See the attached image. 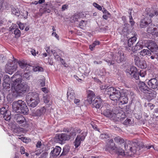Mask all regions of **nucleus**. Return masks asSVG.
<instances>
[{
  "instance_id": "nucleus-61",
  "label": "nucleus",
  "mask_w": 158,
  "mask_h": 158,
  "mask_svg": "<svg viewBox=\"0 0 158 158\" xmlns=\"http://www.w3.org/2000/svg\"><path fill=\"white\" fill-rule=\"evenodd\" d=\"M53 55L56 58H58L59 56L57 52H54L53 53Z\"/></svg>"
},
{
  "instance_id": "nucleus-28",
  "label": "nucleus",
  "mask_w": 158,
  "mask_h": 158,
  "mask_svg": "<svg viewBox=\"0 0 158 158\" xmlns=\"http://www.w3.org/2000/svg\"><path fill=\"white\" fill-rule=\"evenodd\" d=\"M13 59H14V63H15L16 62V64L17 63H18L19 66L21 68L23 69L27 67V64L26 63H25L24 61H18V60L16 59H15L13 57Z\"/></svg>"
},
{
  "instance_id": "nucleus-48",
  "label": "nucleus",
  "mask_w": 158,
  "mask_h": 158,
  "mask_svg": "<svg viewBox=\"0 0 158 158\" xmlns=\"http://www.w3.org/2000/svg\"><path fill=\"white\" fill-rule=\"evenodd\" d=\"M34 70L35 71H38L39 72H42L43 71V68L41 67H40L38 66L36 67V68L34 69Z\"/></svg>"
},
{
  "instance_id": "nucleus-14",
  "label": "nucleus",
  "mask_w": 158,
  "mask_h": 158,
  "mask_svg": "<svg viewBox=\"0 0 158 158\" xmlns=\"http://www.w3.org/2000/svg\"><path fill=\"white\" fill-rule=\"evenodd\" d=\"M14 119L19 124H22L25 122V118L22 115L19 114H16L14 115Z\"/></svg>"
},
{
  "instance_id": "nucleus-29",
  "label": "nucleus",
  "mask_w": 158,
  "mask_h": 158,
  "mask_svg": "<svg viewBox=\"0 0 158 158\" xmlns=\"http://www.w3.org/2000/svg\"><path fill=\"white\" fill-rule=\"evenodd\" d=\"M136 65L141 69H144L147 67L146 61L143 60H140Z\"/></svg>"
},
{
  "instance_id": "nucleus-38",
  "label": "nucleus",
  "mask_w": 158,
  "mask_h": 158,
  "mask_svg": "<svg viewBox=\"0 0 158 158\" xmlns=\"http://www.w3.org/2000/svg\"><path fill=\"white\" fill-rule=\"evenodd\" d=\"M39 85L41 86H44L45 85V78L44 77H42L39 80Z\"/></svg>"
},
{
  "instance_id": "nucleus-57",
  "label": "nucleus",
  "mask_w": 158,
  "mask_h": 158,
  "mask_svg": "<svg viewBox=\"0 0 158 158\" xmlns=\"http://www.w3.org/2000/svg\"><path fill=\"white\" fill-rule=\"evenodd\" d=\"M154 32L155 33V35H158V25L156 26V27H154Z\"/></svg>"
},
{
  "instance_id": "nucleus-63",
  "label": "nucleus",
  "mask_w": 158,
  "mask_h": 158,
  "mask_svg": "<svg viewBox=\"0 0 158 158\" xmlns=\"http://www.w3.org/2000/svg\"><path fill=\"white\" fill-rule=\"evenodd\" d=\"M41 145V143L40 141H38L36 145V146L37 148H40Z\"/></svg>"
},
{
  "instance_id": "nucleus-40",
  "label": "nucleus",
  "mask_w": 158,
  "mask_h": 158,
  "mask_svg": "<svg viewBox=\"0 0 158 158\" xmlns=\"http://www.w3.org/2000/svg\"><path fill=\"white\" fill-rule=\"evenodd\" d=\"M99 43H100L98 41H94L92 44L89 45L90 49L92 51L93 48H94L96 46L99 45Z\"/></svg>"
},
{
  "instance_id": "nucleus-4",
  "label": "nucleus",
  "mask_w": 158,
  "mask_h": 158,
  "mask_svg": "<svg viewBox=\"0 0 158 158\" xmlns=\"http://www.w3.org/2000/svg\"><path fill=\"white\" fill-rule=\"evenodd\" d=\"M146 14L147 16L140 21L139 26L141 28L146 27L151 23L152 22V17L155 16L157 18H158V10L151 9L150 10H148Z\"/></svg>"
},
{
  "instance_id": "nucleus-24",
  "label": "nucleus",
  "mask_w": 158,
  "mask_h": 158,
  "mask_svg": "<svg viewBox=\"0 0 158 158\" xmlns=\"http://www.w3.org/2000/svg\"><path fill=\"white\" fill-rule=\"evenodd\" d=\"M137 38L135 36H131L128 40L124 43V45H127L128 47H131L133 44L136 41Z\"/></svg>"
},
{
  "instance_id": "nucleus-1",
  "label": "nucleus",
  "mask_w": 158,
  "mask_h": 158,
  "mask_svg": "<svg viewBox=\"0 0 158 158\" xmlns=\"http://www.w3.org/2000/svg\"><path fill=\"white\" fill-rule=\"evenodd\" d=\"M114 141L121 145L119 148L116 149V153L122 156H132L135 154L139 155V151L144 146L142 142H132L130 141L125 142L124 140L119 136L116 137Z\"/></svg>"
},
{
  "instance_id": "nucleus-51",
  "label": "nucleus",
  "mask_w": 158,
  "mask_h": 158,
  "mask_svg": "<svg viewBox=\"0 0 158 158\" xmlns=\"http://www.w3.org/2000/svg\"><path fill=\"white\" fill-rule=\"evenodd\" d=\"M93 5L99 10H101L102 9V7L101 6L96 3H93Z\"/></svg>"
},
{
  "instance_id": "nucleus-12",
  "label": "nucleus",
  "mask_w": 158,
  "mask_h": 158,
  "mask_svg": "<svg viewBox=\"0 0 158 158\" xmlns=\"http://www.w3.org/2000/svg\"><path fill=\"white\" fill-rule=\"evenodd\" d=\"M86 135V133H82L81 135L77 136L74 142V145L76 148H77L80 145L81 141L84 140Z\"/></svg>"
},
{
  "instance_id": "nucleus-22",
  "label": "nucleus",
  "mask_w": 158,
  "mask_h": 158,
  "mask_svg": "<svg viewBox=\"0 0 158 158\" xmlns=\"http://www.w3.org/2000/svg\"><path fill=\"white\" fill-rule=\"evenodd\" d=\"M95 96V94L92 91H90L88 94V99L85 100V103L87 104H91L92 103V101Z\"/></svg>"
},
{
  "instance_id": "nucleus-6",
  "label": "nucleus",
  "mask_w": 158,
  "mask_h": 158,
  "mask_svg": "<svg viewBox=\"0 0 158 158\" xmlns=\"http://www.w3.org/2000/svg\"><path fill=\"white\" fill-rule=\"evenodd\" d=\"M70 139V136L65 133L57 135L54 139V141L56 143L60 144L64 143L66 140Z\"/></svg>"
},
{
  "instance_id": "nucleus-52",
  "label": "nucleus",
  "mask_w": 158,
  "mask_h": 158,
  "mask_svg": "<svg viewBox=\"0 0 158 158\" xmlns=\"http://www.w3.org/2000/svg\"><path fill=\"white\" fill-rule=\"evenodd\" d=\"M139 75L141 77H143L145 76V73L144 71L141 70L140 72L139 73Z\"/></svg>"
},
{
  "instance_id": "nucleus-2",
  "label": "nucleus",
  "mask_w": 158,
  "mask_h": 158,
  "mask_svg": "<svg viewBox=\"0 0 158 158\" xmlns=\"http://www.w3.org/2000/svg\"><path fill=\"white\" fill-rule=\"evenodd\" d=\"M11 79L12 91L14 97H17L29 89L27 84L22 83V77L20 75L15 74L11 77Z\"/></svg>"
},
{
  "instance_id": "nucleus-15",
  "label": "nucleus",
  "mask_w": 158,
  "mask_h": 158,
  "mask_svg": "<svg viewBox=\"0 0 158 158\" xmlns=\"http://www.w3.org/2000/svg\"><path fill=\"white\" fill-rule=\"evenodd\" d=\"M61 148L58 146H56L52 150L50 153L51 158H55L59 155L60 152Z\"/></svg>"
},
{
  "instance_id": "nucleus-59",
  "label": "nucleus",
  "mask_w": 158,
  "mask_h": 158,
  "mask_svg": "<svg viewBox=\"0 0 158 158\" xmlns=\"http://www.w3.org/2000/svg\"><path fill=\"white\" fill-rule=\"evenodd\" d=\"M20 152L22 154H24L25 153V149L23 147H21Z\"/></svg>"
},
{
  "instance_id": "nucleus-31",
  "label": "nucleus",
  "mask_w": 158,
  "mask_h": 158,
  "mask_svg": "<svg viewBox=\"0 0 158 158\" xmlns=\"http://www.w3.org/2000/svg\"><path fill=\"white\" fill-rule=\"evenodd\" d=\"M149 94V96L151 98V99H153L155 98L156 96V93L153 90L151 89L150 88V89H148V91Z\"/></svg>"
},
{
  "instance_id": "nucleus-62",
  "label": "nucleus",
  "mask_w": 158,
  "mask_h": 158,
  "mask_svg": "<svg viewBox=\"0 0 158 158\" xmlns=\"http://www.w3.org/2000/svg\"><path fill=\"white\" fill-rule=\"evenodd\" d=\"M156 53H155L154 55H151L150 57V58L152 59H154L155 58H156Z\"/></svg>"
},
{
  "instance_id": "nucleus-13",
  "label": "nucleus",
  "mask_w": 158,
  "mask_h": 158,
  "mask_svg": "<svg viewBox=\"0 0 158 158\" xmlns=\"http://www.w3.org/2000/svg\"><path fill=\"white\" fill-rule=\"evenodd\" d=\"M125 57L124 53L122 52L119 51L115 55V59L118 63L125 61Z\"/></svg>"
},
{
  "instance_id": "nucleus-39",
  "label": "nucleus",
  "mask_w": 158,
  "mask_h": 158,
  "mask_svg": "<svg viewBox=\"0 0 158 158\" xmlns=\"http://www.w3.org/2000/svg\"><path fill=\"white\" fill-rule=\"evenodd\" d=\"M12 12L13 14L17 16H19L20 14V12L18 9L14 7L12 8Z\"/></svg>"
},
{
  "instance_id": "nucleus-30",
  "label": "nucleus",
  "mask_w": 158,
  "mask_h": 158,
  "mask_svg": "<svg viewBox=\"0 0 158 158\" xmlns=\"http://www.w3.org/2000/svg\"><path fill=\"white\" fill-rule=\"evenodd\" d=\"M120 101V104H126L128 102V98L125 96H121L119 98V100Z\"/></svg>"
},
{
  "instance_id": "nucleus-18",
  "label": "nucleus",
  "mask_w": 158,
  "mask_h": 158,
  "mask_svg": "<svg viewBox=\"0 0 158 158\" xmlns=\"http://www.w3.org/2000/svg\"><path fill=\"white\" fill-rule=\"evenodd\" d=\"M92 105L96 108H99L102 105V100L99 97H97L92 101Z\"/></svg>"
},
{
  "instance_id": "nucleus-34",
  "label": "nucleus",
  "mask_w": 158,
  "mask_h": 158,
  "mask_svg": "<svg viewBox=\"0 0 158 158\" xmlns=\"http://www.w3.org/2000/svg\"><path fill=\"white\" fill-rule=\"evenodd\" d=\"M11 114L9 111H7L3 115V117L4 119L7 121L10 120L11 118Z\"/></svg>"
},
{
  "instance_id": "nucleus-49",
  "label": "nucleus",
  "mask_w": 158,
  "mask_h": 158,
  "mask_svg": "<svg viewBox=\"0 0 158 158\" xmlns=\"http://www.w3.org/2000/svg\"><path fill=\"white\" fill-rule=\"evenodd\" d=\"M147 52L148 50L144 49L140 52V54L142 56H144L146 55Z\"/></svg>"
},
{
  "instance_id": "nucleus-53",
  "label": "nucleus",
  "mask_w": 158,
  "mask_h": 158,
  "mask_svg": "<svg viewBox=\"0 0 158 158\" xmlns=\"http://www.w3.org/2000/svg\"><path fill=\"white\" fill-rule=\"evenodd\" d=\"M43 100L45 103H48L49 101V98L47 96H44L43 97Z\"/></svg>"
},
{
  "instance_id": "nucleus-3",
  "label": "nucleus",
  "mask_w": 158,
  "mask_h": 158,
  "mask_svg": "<svg viewBox=\"0 0 158 158\" xmlns=\"http://www.w3.org/2000/svg\"><path fill=\"white\" fill-rule=\"evenodd\" d=\"M13 111L19 114H27L28 112V109L25 103L22 100L14 101L12 103Z\"/></svg>"
},
{
  "instance_id": "nucleus-45",
  "label": "nucleus",
  "mask_w": 158,
  "mask_h": 158,
  "mask_svg": "<svg viewBox=\"0 0 158 158\" xmlns=\"http://www.w3.org/2000/svg\"><path fill=\"white\" fill-rule=\"evenodd\" d=\"M16 97H14L12 95L10 94H9L7 95V98L8 101H13L14 98H16Z\"/></svg>"
},
{
  "instance_id": "nucleus-25",
  "label": "nucleus",
  "mask_w": 158,
  "mask_h": 158,
  "mask_svg": "<svg viewBox=\"0 0 158 158\" xmlns=\"http://www.w3.org/2000/svg\"><path fill=\"white\" fill-rule=\"evenodd\" d=\"M2 86L3 90L5 92L8 93L11 89L12 90L10 82H3Z\"/></svg>"
},
{
  "instance_id": "nucleus-7",
  "label": "nucleus",
  "mask_w": 158,
  "mask_h": 158,
  "mask_svg": "<svg viewBox=\"0 0 158 158\" xmlns=\"http://www.w3.org/2000/svg\"><path fill=\"white\" fill-rule=\"evenodd\" d=\"M17 68V65L16 64H14L12 62V63L6 64L5 66V72L9 74H11Z\"/></svg>"
},
{
  "instance_id": "nucleus-58",
  "label": "nucleus",
  "mask_w": 158,
  "mask_h": 158,
  "mask_svg": "<svg viewBox=\"0 0 158 158\" xmlns=\"http://www.w3.org/2000/svg\"><path fill=\"white\" fill-rule=\"evenodd\" d=\"M19 27L21 30H23V29L24 26L23 24L21 22H20L19 24Z\"/></svg>"
},
{
  "instance_id": "nucleus-23",
  "label": "nucleus",
  "mask_w": 158,
  "mask_h": 158,
  "mask_svg": "<svg viewBox=\"0 0 158 158\" xmlns=\"http://www.w3.org/2000/svg\"><path fill=\"white\" fill-rule=\"evenodd\" d=\"M53 7V5L50 2H47L45 5V7L43 9V13H49Z\"/></svg>"
},
{
  "instance_id": "nucleus-50",
  "label": "nucleus",
  "mask_w": 158,
  "mask_h": 158,
  "mask_svg": "<svg viewBox=\"0 0 158 158\" xmlns=\"http://www.w3.org/2000/svg\"><path fill=\"white\" fill-rule=\"evenodd\" d=\"M108 137H109V135L105 134H101L100 136V138L101 139H106Z\"/></svg>"
},
{
  "instance_id": "nucleus-47",
  "label": "nucleus",
  "mask_w": 158,
  "mask_h": 158,
  "mask_svg": "<svg viewBox=\"0 0 158 158\" xmlns=\"http://www.w3.org/2000/svg\"><path fill=\"white\" fill-rule=\"evenodd\" d=\"M14 33L17 37H20V31L18 29H16L14 31Z\"/></svg>"
},
{
  "instance_id": "nucleus-55",
  "label": "nucleus",
  "mask_w": 158,
  "mask_h": 158,
  "mask_svg": "<svg viewBox=\"0 0 158 158\" xmlns=\"http://www.w3.org/2000/svg\"><path fill=\"white\" fill-rule=\"evenodd\" d=\"M70 134L69 135L70 137L72 136H75L76 135V130L73 129L72 131H71L70 133Z\"/></svg>"
},
{
  "instance_id": "nucleus-9",
  "label": "nucleus",
  "mask_w": 158,
  "mask_h": 158,
  "mask_svg": "<svg viewBox=\"0 0 158 158\" xmlns=\"http://www.w3.org/2000/svg\"><path fill=\"white\" fill-rule=\"evenodd\" d=\"M146 46L152 52H156L158 50V46L154 41L149 40L145 44Z\"/></svg>"
},
{
  "instance_id": "nucleus-35",
  "label": "nucleus",
  "mask_w": 158,
  "mask_h": 158,
  "mask_svg": "<svg viewBox=\"0 0 158 158\" xmlns=\"http://www.w3.org/2000/svg\"><path fill=\"white\" fill-rule=\"evenodd\" d=\"M11 114L9 111H7L3 115V117L4 119L7 121L10 120L11 118Z\"/></svg>"
},
{
  "instance_id": "nucleus-44",
  "label": "nucleus",
  "mask_w": 158,
  "mask_h": 158,
  "mask_svg": "<svg viewBox=\"0 0 158 158\" xmlns=\"http://www.w3.org/2000/svg\"><path fill=\"white\" fill-rule=\"evenodd\" d=\"M8 111L7 109H6L5 107H2L0 109V113L1 114L3 115L6 112Z\"/></svg>"
},
{
  "instance_id": "nucleus-11",
  "label": "nucleus",
  "mask_w": 158,
  "mask_h": 158,
  "mask_svg": "<svg viewBox=\"0 0 158 158\" xmlns=\"http://www.w3.org/2000/svg\"><path fill=\"white\" fill-rule=\"evenodd\" d=\"M105 150L106 151H109L110 152V151L115 150L116 152V149H117L115 146V144L113 142V139L110 140L107 144L106 145Z\"/></svg>"
},
{
  "instance_id": "nucleus-36",
  "label": "nucleus",
  "mask_w": 158,
  "mask_h": 158,
  "mask_svg": "<svg viewBox=\"0 0 158 158\" xmlns=\"http://www.w3.org/2000/svg\"><path fill=\"white\" fill-rule=\"evenodd\" d=\"M69 148L67 145L65 146L63 149V151L61 153L60 156H65L69 152Z\"/></svg>"
},
{
  "instance_id": "nucleus-32",
  "label": "nucleus",
  "mask_w": 158,
  "mask_h": 158,
  "mask_svg": "<svg viewBox=\"0 0 158 158\" xmlns=\"http://www.w3.org/2000/svg\"><path fill=\"white\" fill-rule=\"evenodd\" d=\"M79 18V16L78 14H75L70 18V21L71 23H74L78 21V19Z\"/></svg>"
},
{
  "instance_id": "nucleus-37",
  "label": "nucleus",
  "mask_w": 158,
  "mask_h": 158,
  "mask_svg": "<svg viewBox=\"0 0 158 158\" xmlns=\"http://www.w3.org/2000/svg\"><path fill=\"white\" fill-rule=\"evenodd\" d=\"M132 54L131 53V56L134 58V60L135 63V64L136 65L137 64H138L140 60L139 57L136 55H132Z\"/></svg>"
},
{
  "instance_id": "nucleus-21",
  "label": "nucleus",
  "mask_w": 158,
  "mask_h": 158,
  "mask_svg": "<svg viewBox=\"0 0 158 158\" xmlns=\"http://www.w3.org/2000/svg\"><path fill=\"white\" fill-rule=\"evenodd\" d=\"M40 99L38 94L36 92H30L27 95L26 100Z\"/></svg>"
},
{
  "instance_id": "nucleus-41",
  "label": "nucleus",
  "mask_w": 158,
  "mask_h": 158,
  "mask_svg": "<svg viewBox=\"0 0 158 158\" xmlns=\"http://www.w3.org/2000/svg\"><path fill=\"white\" fill-rule=\"evenodd\" d=\"M3 82H10V79L9 76L7 75H5L3 77Z\"/></svg>"
},
{
  "instance_id": "nucleus-46",
  "label": "nucleus",
  "mask_w": 158,
  "mask_h": 158,
  "mask_svg": "<svg viewBox=\"0 0 158 158\" xmlns=\"http://www.w3.org/2000/svg\"><path fill=\"white\" fill-rule=\"evenodd\" d=\"M132 122L131 120L130 119H127L123 123V124L125 125H128L131 124L132 123Z\"/></svg>"
},
{
  "instance_id": "nucleus-19",
  "label": "nucleus",
  "mask_w": 158,
  "mask_h": 158,
  "mask_svg": "<svg viewBox=\"0 0 158 158\" xmlns=\"http://www.w3.org/2000/svg\"><path fill=\"white\" fill-rule=\"evenodd\" d=\"M46 109L44 107L40 109L37 110L35 112H32L33 116H34L40 117L44 114L45 113Z\"/></svg>"
},
{
  "instance_id": "nucleus-16",
  "label": "nucleus",
  "mask_w": 158,
  "mask_h": 158,
  "mask_svg": "<svg viewBox=\"0 0 158 158\" xmlns=\"http://www.w3.org/2000/svg\"><path fill=\"white\" fill-rule=\"evenodd\" d=\"M121 95V94L119 91L116 90H115V92L113 94H110V98L112 100L117 101H119Z\"/></svg>"
},
{
  "instance_id": "nucleus-27",
  "label": "nucleus",
  "mask_w": 158,
  "mask_h": 158,
  "mask_svg": "<svg viewBox=\"0 0 158 158\" xmlns=\"http://www.w3.org/2000/svg\"><path fill=\"white\" fill-rule=\"evenodd\" d=\"M143 47V45L141 44L140 43L138 42L135 46L132 48V50L133 52H135V51L142 49Z\"/></svg>"
},
{
  "instance_id": "nucleus-10",
  "label": "nucleus",
  "mask_w": 158,
  "mask_h": 158,
  "mask_svg": "<svg viewBox=\"0 0 158 158\" xmlns=\"http://www.w3.org/2000/svg\"><path fill=\"white\" fill-rule=\"evenodd\" d=\"M149 87L153 89L158 88V77L153 78L150 80L148 82Z\"/></svg>"
},
{
  "instance_id": "nucleus-8",
  "label": "nucleus",
  "mask_w": 158,
  "mask_h": 158,
  "mask_svg": "<svg viewBox=\"0 0 158 158\" xmlns=\"http://www.w3.org/2000/svg\"><path fill=\"white\" fill-rule=\"evenodd\" d=\"M126 71L127 73H128L136 80L139 79V72H137V69L135 67L132 66L130 69H127Z\"/></svg>"
},
{
  "instance_id": "nucleus-56",
  "label": "nucleus",
  "mask_w": 158,
  "mask_h": 158,
  "mask_svg": "<svg viewBox=\"0 0 158 158\" xmlns=\"http://www.w3.org/2000/svg\"><path fill=\"white\" fill-rule=\"evenodd\" d=\"M48 154V153L47 152H44L41 155V158H46L45 157L47 156Z\"/></svg>"
},
{
  "instance_id": "nucleus-60",
  "label": "nucleus",
  "mask_w": 158,
  "mask_h": 158,
  "mask_svg": "<svg viewBox=\"0 0 158 158\" xmlns=\"http://www.w3.org/2000/svg\"><path fill=\"white\" fill-rule=\"evenodd\" d=\"M67 7H68L67 5H64L62 6V11H64V10H65L66 9H67Z\"/></svg>"
},
{
  "instance_id": "nucleus-17",
  "label": "nucleus",
  "mask_w": 158,
  "mask_h": 158,
  "mask_svg": "<svg viewBox=\"0 0 158 158\" xmlns=\"http://www.w3.org/2000/svg\"><path fill=\"white\" fill-rule=\"evenodd\" d=\"M26 101L29 107L34 108L40 102V99L29 100L27 99Z\"/></svg>"
},
{
  "instance_id": "nucleus-64",
  "label": "nucleus",
  "mask_w": 158,
  "mask_h": 158,
  "mask_svg": "<svg viewBox=\"0 0 158 158\" xmlns=\"http://www.w3.org/2000/svg\"><path fill=\"white\" fill-rule=\"evenodd\" d=\"M52 35H54L55 36L58 40H59V36L55 32H53L52 34Z\"/></svg>"
},
{
  "instance_id": "nucleus-43",
  "label": "nucleus",
  "mask_w": 158,
  "mask_h": 158,
  "mask_svg": "<svg viewBox=\"0 0 158 158\" xmlns=\"http://www.w3.org/2000/svg\"><path fill=\"white\" fill-rule=\"evenodd\" d=\"M154 27L152 28L149 27L147 28V31L148 33H150L152 35H155V33L154 32Z\"/></svg>"
},
{
  "instance_id": "nucleus-33",
  "label": "nucleus",
  "mask_w": 158,
  "mask_h": 158,
  "mask_svg": "<svg viewBox=\"0 0 158 158\" xmlns=\"http://www.w3.org/2000/svg\"><path fill=\"white\" fill-rule=\"evenodd\" d=\"M116 90L113 87H109L106 89V92L107 93V94L110 96V94H113L115 90Z\"/></svg>"
},
{
  "instance_id": "nucleus-26",
  "label": "nucleus",
  "mask_w": 158,
  "mask_h": 158,
  "mask_svg": "<svg viewBox=\"0 0 158 158\" xmlns=\"http://www.w3.org/2000/svg\"><path fill=\"white\" fill-rule=\"evenodd\" d=\"M67 96L68 100L71 102L74 99L75 94L73 90H71L68 91Z\"/></svg>"
},
{
  "instance_id": "nucleus-54",
  "label": "nucleus",
  "mask_w": 158,
  "mask_h": 158,
  "mask_svg": "<svg viewBox=\"0 0 158 158\" xmlns=\"http://www.w3.org/2000/svg\"><path fill=\"white\" fill-rule=\"evenodd\" d=\"M23 77H25L27 80H29L30 75L27 73H25L23 75Z\"/></svg>"
},
{
  "instance_id": "nucleus-5",
  "label": "nucleus",
  "mask_w": 158,
  "mask_h": 158,
  "mask_svg": "<svg viewBox=\"0 0 158 158\" xmlns=\"http://www.w3.org/2000/svg\"><path fill=\"white\" fill-rule=\"evenodd\" d=\"M102 109L103 110L102 113L104 116L110 118L114 119L116 114L114 113L113 109L109 105H105L103 106Z\"/></svg>"
},
{
  "instance_id": "nucleus-42",
  "label": "nucleus",
  "mask_w": 158,
  "mask_h": 158,
  "mask_svg": "<svg viewBox=\"0 0 158 158\" xmlns=\"http://www.w3.org/2000/svg\"><path fill=\"white\" fill-rule=\"evenodd\" d=\"M121 114L119 113L117 114V116H119V117H118V118H119V120L122 121L123 120V119L125 118V115L124 113H123L122 114L120 115Z\"/></svg>"
},
{
  "instance_id": "nucleus-20",
  "label": "nucleus",
  "mask_w": 158,
  "mask_h": 158,
  "mask_svg": "<svg viewBox=\"0 0 158 158\" xmlns=\"http://www.w3.org/2000/svg\"><path fill=\"white\" fill-rule=\"evenodd\" d=\"M139 89L145 93H147L150 88L145 84L143 82L140 81L138 84Z\"/></svg>"
}]
</instances>
